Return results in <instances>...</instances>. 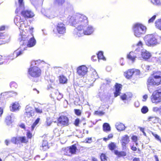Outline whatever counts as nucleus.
<instances>
[{
	"mask_svg": "<svg viewBox=\"0 0 161 161\" xmlns=\"http://www.w3.org/2000/svg\"><path fill=\"white\" fill-rule=\"evenodd\" d=\"M23 50H20L18 49L9 55V58L11 59H15L18 56L22 54L23 53Z\"/></svg>",
	"mask_w": 161,
	"mask_h": 161,
	"instance_id": "2eb2a0df",
	"label": "nucleus"
},
{
	"mask_svg": "<svg viewBox=\"0 0 161 161\" xmlns=\"http://www.w3.org/2000/svg\"><path fill=\"white\" fill-rule=\"evenodd\" d=\"M151 2L155 5H161V0H151Z\"/></svg>",
	"mask_w": 161,
	"mask_h": 161,
	"instance_id": "58836bf2",
	"label": "nucleus"
},
{
	"mask_svg": "<svg viewBox=\"0 0 161 161\" xmlns=\"http://www.w3.org/2000/svg\"><path fill=\"white\" fill-rule=\"evenodd\" d=\"M19 141L21 143H27L29 142L28 139L25 136H19Z\"/></svg>",
	"mask_w": 161,
	"mask_h": 161,
	"instance_id": "2f4dec72",
	"label": "nucleus"
},
{
	"mask_svg": "<svg viewBox=\"0 0 161 161\" xmlns=\"http://www.w3.org/2000/svg\"><path fill=\"white\" fill-rule=\"evenodd\" d=\"M132 29L134 35L139 37L145 34L147 28L141 23H136L133 25Z\"/></svg>",
	"mask_w": 161,
	"mask_h": 161,
	"instance_id": "7ed1b4c3",
	"label": "nucleus"
},
{
	"mask_svg": "<svg viewBox=\"0 0 161 161\" xmlns=\"http://www.w3.org/2000/svg\"><path fill=\"white\" fill-rule=\"evenodd\" d=\"M35 111L32 108L29 106H27L25 109V112L24 115L25 119L28 118L35 115Z\"/></svg>",
	"mask_w": 161,
	"mask_h": 161,
	"instance_id": "1a4fd4ad",
	"label": "nucleus"
},
{
	"mask_svg": "<svg viewBox=\"0 0 161 161\" xmlns=\"http://www.w3.org/2000/svg\"><path fill=\"white\" fill-rule=\"evenodd\" d=\"M116 128L119 131H123L125 130V125L121 123H117L116 125Z\"/></svg>",
	"mask_w": 161,
	"mask_h": 161,
	"instance_id": "c756f323",
	"label": "nucleus"
},
{
	"mask_svg": "<svg viewBox=\"0 0 161 161\" xmlns=\"http://www.w3.org/2000/svg\"><path fill=\"white\" fill-rule=\"evenodd\" d=\"M160 108L158 107H154L153 108V111L155 112H157L160 111Z\"/></svg>",
	"mask_w": 161,
	"mask_h": 161,
	"instance_id": "13d9d810",
	"label": "nucleus"
},
{
	"mask_svg": "<svg viewBox=\"0 0 161 161\" xmlns=\"http://www.w3.org/2000/svg\"><path fill=\"white\" fill-rule=\"evenodd\" d=\"M70 21L73 26L76 27L75 32L78 31V27L81 28V27H84L88 24L87 18L86 16L80 14L72 17L70 18Z\"/></svg>",
	"mask_w": 161,
	"mask_h": 161,
	"instance_id": "f257e3e1",
	"label": "nucleus"
},
{
	"mask_svg": "<svg viewBox=\"0 0 161 161\" xmlns=\"http://www.w3.org/2000/svg\"><path fill=\"white\" fill-rule=\"evenodd\" d=\"M19 5L20 7H24V3L23 0H18Z\"/></svg>",
	"mask_w": 161,
	"mask_h": 161,
	"instance_id": "5fc2aeb1",
	"label": "nucleus"
},
{
	"mask_svg": "<svg viewBox=\"0 0 161 161\" xmlns=\"http://www.w3.org/2000/svg\"><path fill=\"white\" fill-rule=\"evenodd\" d=\"M127 57L129 60H130L132 62H134L136 56L135 53L133 52H130L127 54Z\"/></svg>",
	"mask_w": 161,
	"mask_h": 161,
	"instance_id": "6ab92c4d",
	"label": "nucleus"
},
{
	"mask_svg": "<svg viewBox=\"0 0 161 161\" xmlns=\"http://www.w3.org/2000/svg\"><path fill=\"white\" fill-rule=\"evenodd\" d=\"M105 114V112L103 111H95L94 114L99 116H102Z\"/></svg>",
	"mask_w": 161,
	"mask_h": 161,
	"instance_id": "ea45409f",
	"label": "nucleus"
},
{
	"mask_svg": "<svg viewBox=\"0 0 161 161\" xmlns=\"http://www.w3.org/2000/svg\"><path fill=\"white\" fill-rule=\"evenodd\" d=\"M140 130L142 132L144 135H146V133L144 131V128L140 127L139 128Z\"/></svg>",
	"mask_w": 161,
	"mask_h": 161,
	"instance_id": "680f3d73",
	"label": "nucleus"
},
{
	"mask_svg": "<svg viewBox=\"0 0 161 161\" xmlns=\"http://www.w3.org/2000/svg\"><path fill=\"white\" fill-rule=\"evenodd\" d=\"M108 157L105 153H102L100 155V159L101 161H107Z\"/></svg>",
	"mask_w": 161,
	"mask_h": 161,
	"instance_id": "4c0bfd02",
	"label": "nucleus"
},
{
	"mask_svg": "<svg viewBox=\"0 0 161 161\" xmlns=\"http://www.w3.org/2000/svg\"><path fill=\"white\" fill-rule=\"evenodd\" d=\"M80 122V119L77 118L75 120L73 123V124L76 127H78L79 126V125Z\"/></svg>",
	"mask_w": 161,
	"mask_h": 161,
	"instance_id": "79ce46f5",
	"label": "nucleus"
},
{
	"mask_svg": "<svg viewBox=\"0 0 161 161\" xmlns=\"http://www.w3.org/2000/svg\"><path fill=\"white\" fill-rule=\"evenodd\" d=\"M122 87V85L121 84L117 83H115L114 86L115 91L114 92V95L115 97H116L120 95Z\"/></svg>",
	"mask_w": 161,
	"mask_h": 161,
	"instance_id": "4468645a",
	"label": "nucleus"
},
{
	"mask_svg": "<svg viewBox=\"0 0 161 161\" xmlns=\"http://www.w3.org/2000/svg\"><path fill=\"white\" fill-rule=\"evenodd\" d=\"M155 25L157 28L161 30V19L157 20L155 22Z\"/></svg>",
	"mask_w": 161,
	"mask_h": 161,
	"instance_id": "7c9ffc66",
	"label": "nucleus"
},
{
	"mask_svg": "<svg viewBox=\"0 0 161 161\" xmlns=\"http://www.w3.org/2000/svg\"><path fill=\"white\" fill-rule=\"evenodd\" d=\"M130 141L129 136L127 135H125L123 136L120 140L122 147H125L126 145L129 143Z\"/></svg>",
	"mask_w": 161,
	"mask_h": 161,
	"instance_id": "f3484780",
	"label": "nucleus"
},
{
	"mask_svg": "<svg viewBox=\"0 0 161 161\" xmlns=\"http://www.w3.org/2000/svg\"><path fill=\"white\" fill-rule=\"evenodd\" d=\"M57 32L60 35H64L66 29L65 25L62 22L58 23L56 27Z\"/></svg>",
	"mask_w": 161,
	"mask_h": 161,
	"instance_id": "9d476101",
	"label": "nucleus"
},
{
	"mask_svg": "<svg viewBox=\"0 0 161 161\" xmlns=\"http://www.w3.org/2000/svg\"><path fill=\"white\" fill-rule=\"evenodd\" d=\"M59 81L60 84H65L67 82V78L63 75H61L58 77Z\"/></svg>",
	"mask_w": 161,
	"mask_h": 161,
	"instance_id": "bb28decb",
	"label": "nucleus"
},
{
	"mask_svg": "<svg viewBox=\"0 0 161 161\" xmlns=\"http://www.w3.org/2000/svg\"><path fill=\"white\" fill-rule=\"evenodd\" d=\"M69 124V120L68 117L65 115H61L57 119V125L58 126L63 127L68 126Z\"/></svg>",
	"mask_w": 161,
	"mask_h": 161,
	"instance_id": "423d86ee",
	"label": "nucleus"
},
{
	"mask_svg": "<svg viewBox=\"0 0 161 161\" xmlns=\"http://www.w3.org/2000/svg\"><path fill=\"white\" fill-rule=\"evenodd\" d=\"M133 161H140V158H134L133 159Z\"/></svg>",
	"mask_w": 161,
	"mask_h": 161,
	"instance_id": "774afa93",
	"label": "nucleus"
},
{
	"mask_svg": "<svg viewBox=\"0 0 161 161\" xmlns=\"http://www.w3.org/2000/svg\"><path fill=\"white\" fill-rule=\"evenodd\" d=\"M150 99L153 103L157 104L161 103V91H155L151 96Z\"/></svg>",
	"mask_w": 161,
	"mask_h": 161,
	"instance_id": "0eeeda50",
	"label": "nucleus"
},
{
	"mask_svg": "<svg viewBox=\"0 0 161 161\" xmlns=\"http://www.w3.org/2000/svg\"><path fill=\"white\" fill-rule=\"evenodd\" d=\"M55 94L57 99L58 100H61L63 97V95L58 92H57Z\"/></svg>",
	"mask_w": 161,
	"mask_h": 161,
	"instance_id": "37998d69",
	"label": "nucleus"
},
{
	"mask_svg": "<svg viewBox=\"0 0 161 161\" xmlns=\"http://www.w3.org/2000/svg\"><path fill=\"white\" fill-rule=\"evenodd\" d=\"M10 86L11 87H15L17 86V85L16 83L14 82H12L10 83Z\"/></svg>",
	"mask_w": 161,
	"mask_h": 161,
	"instance_id": "bf43d9fd",
	"label": "nucleus"
},
{
	"mask_svg": "<svg viewBox=\"0 0 161 161\" xmlns=\"http://www.w3.org/2000/svg\"><path fill=\"white\" fill-rule=\"evenodd\" d=\"M156 15H153L152 17L150 18L148 20V23H151L153 22L156 19Z\"/></svg>",
	"mask_w": 161,
	"mask_h": 161,
	"instance_id": "09e8293b",
	"label": "nucleus"
},
{
	"mask_svg": "<svg viewBox=\"0 0 161 161\" xmlns=\"http://www.w3.org/2000/svg\"><path fill=\"white\" fill-rule=\"evenodd\" d=\"M8 37V35L4 33H0V39H5Z\"/></svg>",
	"mask_w": 161,
	"mask_h": 161,
	"instance_id": "de8ad7c7",
	"label": "nucleus"
},
{
	"mask_svg": "<svg viewBox=\"0 0 161 161\" xmlns=\"http://www.w3.org/2000/svg\"><path fill=\"white\" fill-rule=\"evenodd\" d=\"M133 69H129L124 72V75L127 79H130L133 75Z\"/></svg>",
	"mask_w": 161,
	"mask_h": 161,
	"instance_id": "a211bd4d",
	"label": "nucleus"
},
{
	"mask_svg": "<svg viewBox=\"0 0 161 161\" xmlns=\"http://www.w3.org/2000/svg\"><path fill=\"white\" fill-rule=\"evenodd\" d=\"M84 27H81V28L78 27V31L75 33L79 36H81L83 35H89L92 34L93 31V28L91 26H88L86 30H84Z\"/></svg>",
	"mask_w": 161,
	"mask_h": 161,
	"instance_id": "6e6552de",
	"label": "nucleus"
},
{
	"mask_svg": "<svg viewBox=\"0 0 161 161\" xmlns=\"http://www.w3.org/2000/svg\"><path fill=\"white\" fill-rule=\"evenodd\" d=\"M114 153L116 155L118 158L124 157L126 156V153L123 151H119L117 150H115L114 152Z\"/></svg>",
	"mask_w": 161,
	"mask_h": 161,
	"instance_id": "393cba45",
	"label": "nucleus"
},
{
	"mask_svg": "<svg viewBox=\"0 0 161 161\" xmlns=\"http://www.w3.org/2000/svg\"><path fill=\"white\" fill-rule=\"evenodd\" d=\"M131 149L132 151H136L137 149L136 147H135L133 146L131 147Z\"/></svg>",
	"mask_w": 161,
	"mask_h": 161,
	"instance_id": "338daca9",
	"label": "nucleus"
},
{
	"mask_svg": "<svg viewBox=\"0 0 161 161\" xmlns=\"http://www.w3.org/2000/svg\"><path fill=\"white\" fill-rule=\"evenodd\" d=\"M141 56L144 59L147 60L150 58L151 56V55L149 52L146 51L142 52Z\"/></svg>",
	"mask_w": 161,
	"mask_h": 161,
	"instance_id": "4be33fe9",
	"label": "nucleus"
},
{
	"mask_svg": "<svg viewBox=\"0 0 161 161\" xmlns=\"http://www.w3.org/2000/svg\"><path fill=\"white\" fill-rule=\"evenodd\" d=\"M103 131L106 132H108L111 130V127L107 123H104L103 125Z\"/></svg>",
	"mask_w": 161,
	"mask_h": 161,
	"instance_id": "5701e85b",
	"label": "nucleus"
},
{
	"mask_svg": "<svg viewBox=\"0 0 161 161\" xmlns=\"http://www.w3.org/2000/svg\"><path fill=\"white\" fill-rule=\"evenodd\" d=\"M132 141L135 142H136L138 141V137L135 135H133L131 137Z\"/></svg>",
	"mask_w": 161,
	"mask_h": 161,
	"instance_id": "3c124183",
	"label": "nucleus"
},
{
	"mask_svg": "<svg viewBox=\"0 0 161 161\" xmlns=\"http://www.w3.org/2000/svg\"><path fill=\"white\" fill-rule=\"evenodd\" d=\"M20 12V9L19 8H17L15 11V13L16 14V17H15L14 19V21L16 24L18 23L21 22H24L25 21V19L23 18H21L19 16Z\"/></svg>",
	"mask_w": 161,
	"mask_h": 161,
	"instance_id": "ddd939ff",
	"label": "nucleus"
},
{
	"mask_svg": "<svg viewBox=\"0 0 161 161\" xmlns=\"http://www.w3.org/2000/svg\"><path fill=\"white\" fill-rule=\"evenodd\" d=\"M41 147L42 150L43 151H45L48 148V143L46 141H43Z\"/></svg>",
	"mask_w": 161,
	"mask_h": 161,
	"instance_id": "f704fd0d",
	"label": "nucleus"
},
{
	"mask_svg": "<svg viewBox=\"0 0 161 161\" xmlns=\"http://www.w3.org/2000/svg\"><path fill=\"white\" fill-rule=\"evenodd\" d=\"M41 69L36 66L31 67L28 69V73L32 77L37 78L41 75Z\"/></svg>",
	"mask_w": 161,
	"mask_h": 161,
	"instance_id": "39448f33",
	"label": "nucleus"
},
{
	"mask_svg": "<svg viewBox=\"0 0 161 161\" xmlns=\"http://www.w3.org/2000/svg\"><path fill=\"white\" fill-rule=\"evenodd\" d=\"M136 45L137 46H141L142 47V43L141 41H139L138 43L136 44Z\"/></svg>",
	"mask_w": 161,
	"mask_h": 161,
	"instance_id": "69168bd1",
	"label": "nucleus"
},
{
	"mask_svg": "<svg viewBox=\"0 0 161 161\" xmlns=\"http://www.w3.org/2000/svg\"><path fill=\"white\" fill-rule=\"evenodd\" d=\"M88 72L87 68L84 65L79 66L77 69V73L80 76H84Z\"/></svg>",
	"mask_w": 161,
	"mask_h": 161,
	"instance_id": "9b49d317",
	"label": "nucleus"
},
{
	"mask_svg": "<svg viewBox=\"0 0 161 161\" xmlns=\"http://www.w3.org/2000/svg\"><path fill=\"white\" fill-rule=\"evenodd\" d=\"M32 37L30 38L28 42L27 46L29 47H32L34 46L36 44V41L34 38L33 35Z\"/></svg>",
	"mask_w": 161,
	"mask_h": 161,
	"instance_id": "412c9836",
	"label": "nucleus"
},
{
	"mask_svg": "<svg viewBox=\"0 0 161 161\" xmlns=\"http://www.w3.org/2000/svg\"><path fill=\"white\" fill-rule=\"evenodd\" d=\"M40 118H37L35 120V122L33 123L31 126V130L33 131L35 127L36 126V125L39 123L40 120Z\"/></svg>",
	"mask_w": 161,
	"mask_h": 161,
	"instance_id": "c9c22d12",
	"label": "nucleus"
},
{
	"mask_svg": "<svg viewBox=\"0 0 161 161\" xmlns=\"http://www.w3.org/2000/svg\"><path fill=\"white\" fill-rule=\"evenodd\" d=\"M74 112L75 114L77 116H80L81 114V111L79 109H75Z\"/></svg>",
	"mask_w": 161,
	"mask_h": 161,
	"instance_id": "c03bdc74",
	"label": "nucleus"
},
{
	"mask_svg": "<svg viewBox=\"0 0 161 161\" xmlns=\"http://www.w3.org/2000/svg\"><path fill=\"white\" fill-rule=\"evenodd\" d=\"M97 58L98 59L103 60H105L106 59L104 57L103 55V53L102 51H99L97 54Z\"/></svg>",
	"mask_w": 161,
	"mask_h": 161,
	"instance_id": "72a5a7b5",
	"label": "nucleus"
},
{
	"mask_svg": "<svg viewBox=\"0 0 161 161\" xmlns=\"http://www.w3.org/2000/svg\"><path fill=\"white\" fill-rule=\"evenodd\" d=\"M143 99L142 100L143 101H145L148 98V96L146 94L143 96Z\"/></svg>",
	"mask_w": 161,
	"mask_h": 161,
	"instance_id": "0e129e2a",
	"label": "nucleus"
},
{
	"mask_svg": "<svg viewBox=\"0 0 161 161\" xmlns=\"http://www.w3.org/2000/svg\"><path fill=\"white\" fill-rule=\"evenodd\" d=\"M35 110L36 112L38 113L41 114L42 112V109L39 108H35Z\"/></svg>",
	"mask_w": 161,
	"mask_h": 161,
	"instance_id": "6e6d98bb",
	"label": "nucleus"
},
{
	"mask_svg": "<svg viewBox=\"0 0 161 161\" xmlns=\"http://www.w3.org/2000/svg\"><path fill=\"white\" fill-rule=\"evenodd\" d=\"M144 39L146 44L148 46H153L158 43L157 39L153 34L146 35Z\"/></svg>",
	"mask_w": 161,
	"mask_h": 161,
	"instance_id": "20e7f679",
	"label": "nucleus"
},
{
	"mask_svg": "<svg viewBox=\"0 0 161 161\" xmlns=\"http://www.w3.org/2000/svg\"><path fill=\"white\" fill-rule=\"evenodd\" d=\"M27 138L31 139L32 137V133L29 131H28L26 134Z\"/></svg>",
	"mask_w": 161,
	"mask_h": 161,
	"instance_id": "8fccbe9b",
	"label": "nucleus"
},
{
	"mask_svg": "<svg viewBox=\"0 0 161 161\" xmlns=\"http://www.w3.org/2000/svg\"><path fill=\"white\" fill-rule=\"evenodd\" d=\"M63 151L64 155H65L69 157H71L72 155L70 150V149L69 148V147H67L64 148L63 150Z\"/></svg>",
	"mask_w": 161,
	"mask_h": 161,
	"instance_id": "c85d7f7f",
	"label": "nucleus"
},
{
	"mask_svg": "<svg viewBox=\"0 0 161 161\" xmlns=\"http://www.w3.org/2000/svg\"><path fill=\"white\" fill-rule=\"evenodd\" d=\"M159 118L156 117L151 116L148 118V121L152 123L155 124L157 123L159 120Z\"/></svg>",
	"mask_w": 161,
	"mask_h": 161,
	"instance_id": "cd10ccee",
	"label": "nucleus"
},
{
	"mask_svg": "<svg viewBox=\"0 0 161 161\" xmlns=\"http://www.w3.org/2000/svg\"><path fill=\"white\" fill-rule=\"evenodd\" d=\"M69 148L72 155H75L76 153L78 150L76 144L75 143L70 146H69Z\"/></svg>",
	"mask_w": 161,
	"mask_h": 161,
	"instance_id": "aec40b11",
	"label": "nucleus"
},
{
	"mask_svg": "<svg viewBox=\"0 0 161 161\" xmlns=\"http://www.w3.org/2000/svg\"><path fill=\"white\" fill-rule=\"evenodd\" d=\"M65 2V0H54V4L56 7H59L62 6Z\"/></svg>",
	"mask_w": 161,
	"mask_h": 161,
	"instance_id": "b1692460",
	"label": "nucleus"
},
{
	"mask_svg": "<svg viewBox=\"0 0 161 161\" xmlns=\"http://www.w3.org/2000/svg\"><path fill=\"white\" fill-rule=\"evenodd\" d=\"M152 134L157 140L159 141L161 143V138L159 136L153 132H152Z\"/></svg>",
	"mask_w": 161,
	"mask_h": 161,
	"instance_id": "49530a36",
	"label": "nucleus"
},
{
	"mask_svg": "<svg viewBox=\"0 0 161 161\" xmlns=\"http://www.w3.org/2000/svg\"><path fill=\"white\" fill-rule=\"evenodd\" d=\"M108 149L111 151H115L117 147L115 143L113 142H111L108 145Z\"/></svg>",
	"mask_w": 161,
	"mask_h": 161,
	"instance_id": "a878e982",
	"label": "nucleus"
},
{
	"mask_svg": "<svg viewBox=\"0 0 161 161\" xmlns=\"http://www.w3.org/2000/svg\"><path fill=\"white\" fill-rule=\"evenodd\" d=\"M20 105L18 102H15L12 103L10 106V110L12 112H15L19 110L20 108Z\"/></svg>",
	"mask_w": 161,
	"mask_h": 161,
	"instance_id": "dca6fc26",
	"label": "nucleus"
},
{
	"mask_svg": "<svg viewBox=\"0 0 161 161\" xmlns=\"http://www.w3.org/2000/svg\"><path fill=\"white\" fill-rule=\"evenodd\" d=\"M52 123V122H50L48 120H47L46 122V123H45L46 125L47 126H50L51 124Z\"/></svg>",
	"mask_w": 161,
	"mask_h": 161,
	"instance_id": "e2e57ef3",
	"label": "nucleus"
},
{
	"mask_svg": "<svg viewBox=\"0 0 161 161\" xmlns=\"http://www.w3.org/2000/svg\"><path fill=\"white\" fill-rule=\"evenodd\" d=\"M28 38H27V36L26 35H21V41H26L28 40Z\"/></svg>",
	"mask_w": 161,
	"mask_h": 161,
	"instance_id": "603ef678",
	"label": "nucleus"
},
{
	"mask_svg": "<svg viewBox=\"0 0 161 161\" xmlns=\"http://www.w3.org/2000/svg\"><path fill=\"white\" fill-rule=\"evenodd\" d=\"M92 137L87 138L85 139L86 143H91L92 142Z\"/></svg>",
	"mask_w": 161,
	"mask_h": 161,
	"instance_id": "4d7b16f0",
	"label": "nucleus"
},
{
	"mask_svg": "<svg viewBox=\"0 0 161 161\" xmlns=\"http://www.w3.org/2000/svg\"><path fill=\"white\" fill-rule=\"evenodd\" d=\"M131 96H131H128V94L127 93V94L125 93L123 94L120 96V97L122 100H124L127 99L129 98H130Z\"/></svg>",
	"mask_w": 161,
	"mask_h": 161,
	"instance_id": "e433bc0d",
	"label": "nucleus"
},
{
	"mask_svg": "<svg viewBox=\"0 0 161 161\" xmlns=\"http://www.w3.org/2000/svg\"><path fill=\"white\" fill-rule=\"evenodd\" d=\"M148 111V109L147 107L146 106H143L141 109V111L143 114L146 113Z\"/></svg>",
	"mask_w": 161,
	"mask_h": 161,
	"instance_id": "a18cd8bd",
	"label": "nucleus"
},
{
	"mask_svg": "<svg viewBox=\"0 0 161 161\" xmlns=\"http://www.w3.org/2000/svg\"><path fill=\"white\" fill-rule=\"evenodd\" d=\"M21 15L24 18L25 20L27 19L32 18L34 15L33 13L30 10H24L21 12Z\"/></svg>",
	"mask_w": 161,
	"mask_h": 161,
	"instance_id": "f8f14e48",
	"label": "nucleus"
},
{
	"mask_svg": "<svg viewBox=\"0 0 161 161\" xmlns=\"http://www.w3.org/2000/svg\"><path fill=\"white\" fill-rule=\"evenodd\" d=\"M133 75L134 74L135 75H139L140 73V71L137 69H133Z\"/></svg>",
	"mask_w": 161,
	"mask_h": 161,
	"instance_id": "864d4df0",
	"label": "nucleus"
},
{
	"mask_svg": "<svg viewBox=\"0 0 161 161\" xmlns=\"http://www.w3.org/2000/svg\"><path fill=\"white\" fill-rule=\"evenodd\" d=\"M19 126L24 130L26 129V127L25 125L23 123H22L19 125Z\"/></svg>",
	"mask_w": 161,
	"mask_h": 161,
	"instance_id": "052dcab7",
	"label": "nucleus"
},
{
	"mask_svg": "<svg viewBox=\"0 0 161 161\" xmlns=\"http://www.w3.org/2000/svg\"><path fill=\"white\" fill-rule=\"evenodd\" d=\"M161 85V71H154L147 81V87H155Z\"/></svg>",
	"mask_w": 161,
	"mask_h": 161,
	"instance_id": "f03ea898",
	"label": "nucleus"
},
{
	"mask_svg": "<svg viewBox=\"0 0 161 161\" xmlns=\"http://www.w3.org/2000/svg\"><path fill=\"white\" fill-rule=\"evenodd\" d=\"M113 137V134L112 133H110L108 135L107 137H104L103 138V140L107 142L109 140L112 139Z\"/></svg>",
	"mask_w": 161,
	"mask_h": 161,
	"instance_id": "a19ab883",
	"label": "nucleus"
},
{
	"mask_svg": "<svg viewBox=\"0 0 161 161\" xmlns=\"http://www.w3.org/2000/svg\"><path fill=\"white\" fill-rule=\"evenodd\" d=\"M11 142L14 144H17L19 142V137H12L11 139Z\"/></svg>",
	"mask_w": 161,
	"mask_h": 161,
	"instance_id": "473e14b6",
	"label": "nucleus"
}]
</instances>
